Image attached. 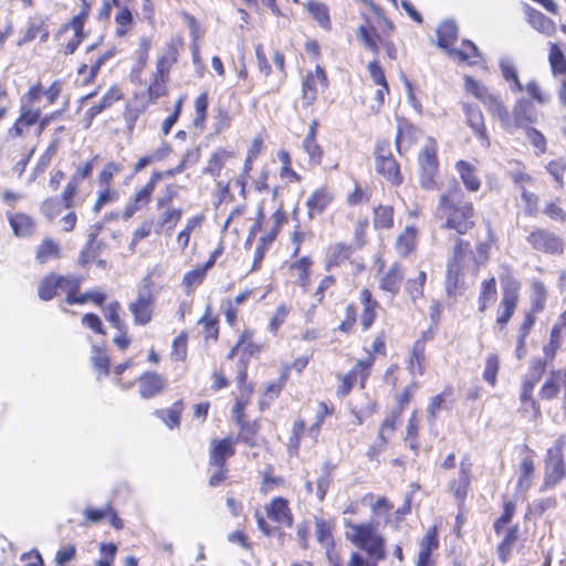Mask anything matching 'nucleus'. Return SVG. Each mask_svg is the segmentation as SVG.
Here are the masks:
<instances>
[{"mask_svg":"<svg viewBox=\"0 0 566 566\" xmlns=\"http://www.w3.org/2000/svg\"><path fill=\"white\" fill-rule=\"evenodd\" d=\"M346 539L365 552L353 551L346 566H379L387 557L386 539L374 522H345Z\"/></svg>","mask_w":566,"mask_h":566,"instance_id":"nucleus-1","label":"nucleus"},{"mask_svg":"<svg viewBox=\"0 0 566 566\" xmlns=\"http://www.w3.org/2000/svg\"><path fill=\"white\" fill-rule=\"evenodd\" d=\"M259 532L268 538H277L283 542L285 531L293 527L295 516L287 497L276 495L265 502L262 509L253 513Z\"/></svg>","mask_w":566,"mask_h":566,"instance_id":"nucleus-2","label":"nucleus"},{"mask_svg":"<svg viewBox=\"0 0 566 566\" xmlns=\"http://www.w3.org/2000/svg\"><path fill=\"white\" fill-rule=\"evenodd\" d=\"M434 217L441 227L467 233L474 226V208L472 202L464 200L458 186L450 188L439 197Z\"/></svg>","mask_w":566,"mask_h":566,"instance_id":"nucleus-3","label":"nucleus"},{"mask_svg":"<svg viewBox=\"0 0 566 566\" xmlns=\"http://www.w3.org/2000/svg\"><path fill=\"white\" fill-rule=\"evenodd\" d=\"M516 515V502L513 499L503 495L501 513L493 522V531L501 537L496 546V554L502 564H506L513 553L514 546L520 538V526L514 523Z\"/></svg>","mask_w":566,"mask_h":566,"instance_id":"nucleus-4","label":"nucleus"},{"mask_svg":"<svg viewBox=\"0 0 566 566\" xmlns=\"http://www.w3.org/2000/svg\"><path fill=\"white\" fill-rule=\"evenodd\" d=\"M565 441L560 437L546 452L544 459L543 481L539 492L556 488L566 478V463L564 459Z\"/></svg>","mask_w":566,"mask_h":566,"instance_id":"nucleus-5","label":"nucleus"},{"mask_svg":"<svg viewBox=\"0 0 566 566\" xmlns=\"http://www.w3.org/2000/svg\"><path fill=\"white\" fill-rule=\"evenodd\" d=\"M155 301L154 282L150 274H147L137 287L136 300L128 304L135 324L146 325L151 321Z\"/></svg>","mask_w":566,"mask_h":566,"instance_id":"nucleus-6","label":"nucleus"},{"mask_svg":"<svg viewBox=\"0 0 566 566\" xmlns=\"http://www.w3.org/2000/svg\"><path fill=\"white\" fill-rule=\"evenodd\" d=\"M335 528L336 523L334 518L314 516V531L317 543L325 549L328 562L333 566H340L343 564L340 554L336 551Z\"/></svg>","mask_w":566,"mask_h":566,"instance_id":"nucleus-7","label":"nucleus"},{"mask_svg":"<svg viewBox=\"0 0 566 566\" xmlns=\"http://www.w3.org/2000/svg\"><path fill=\"white\" fill-rule=\"evenodd\" d=\"M502 300L499 305L496 325L504 329L513 316L518 302V282L510 274L501 276Z\"/></svg>","mask_w":566,"mask_h":566,"instance_id":"nucleus-8","label":"nucleus"},{"mask_svg":"<svg viewBox=\"0 0 566 566\" xmlns=\"http://www.w3.org/2000/svg\"><path fill=\"white\" fill-rule=\"evenodd\" d=\"M420 184L422 188L432 190L437 187L438 158L436 142L428 137L419 155Z\"/></svg>","mask_w":566,"mask_h":566,"instance_id":"nucleus-9","label":"nucleus"},{"mask_svg":"<svg viewBox=\"0 0 566 566\" xmlns=\"http://www.w3.org/2000/svg\"><path fill=\"white\" fill-rule=\"evenodd\" d=\"M80 287V280L73 275L60 276L51 273L41 280L39 284V297L49 301L57 295L59 291L64 293H75Z\"/></svg>","mask_w":566,"mask_h":566,"instance_id":"nucleus-10","label":"nucleus"},{"mask_svg":"<svg viewBox=\"0 0 566 566\" xmlns=\"http://www.w3.org/2000/svg\"><path fill=\"white\" fill-rule=\"evenodd\" d=\"M80 1L82 2V8L78 14L74 15L69 23L63 24L57 33V35H61L69 30L73 32L72 38L63 45V52L66 55L73 54L85 39L84 24L88 18L90 3L87 0Z\"/></svg>","mask_w":566,"mask_h":566,"instance_id":"nucleus-11","label":"nucleus"},{"mask_svg":"<svg viewBox=\"0 0 566 566\" xmlns=\"http://www.w3.org/2000/svg\"><path fill=\"white\" fill-rule=\"evenodd\" d=\"M520 455L516 489L521 492H527L532 488L536 475V454L528 446L523 444L520 448Z\"/></svg>","mask_w":566,"mask_h":566,"instance_id":"nucleus-12","label":"nucleus"},{"mask_svg":"<svg viewBox=\"0 0 566 566\" xmlns=\"http://www.w3.org/2000/svg\"><path fill=\"white\" fill-rule=\"evenodd\" d=\"M375 358L368 353L366 357L358 359L355 367L342 377V385L339 386V394L346 396L352 390L355 382L359 381L360 387H364Z\"/></svg>","mask_w":566,"mask_h":566,"instance_id":"nucleus-13","label":"nucleus"},{"mask_svg":"<svg viewBox=\"0 0 566 566\" xmlns=\"http://www.w3.org/2000/svg\"><path fill=\"white\" fill-rule=\"evenodd\" d=\"M376 170L384 176L390 184L399 185L402 182V175L399 165L390 154L388 145H378L376 153Z\"/></svg>","mask_w":566,"mask_h":566,"instance_id":"nucleus-14","label":"nucleus"},{"mask_svg":"<svg viewBox=\"0 0 566 566\" xmlns=\"http://www.w3.org/2000/svg\"><path fill=\"white\" fill-rule=\"evenodd\" d=\"M471 465L461 461L458 478L448 482V490L452 493L458 506L463 509L471 491Z\"/></svg>","mask_w":566,"mask_h":566,"instance_id":"nucleus-15","label":"nucleus"},{"mask_svg":"<svg viewBox=\"0 0 566 566\" xmlns=\"http://www.w3.org/2000/svg\"><path fill=\"white\" fill-rule=\"evenodd\" d=\"M472 251L470 250V243L463 240H459L454 247L453 260L448 263L447 271V289L455 286L457 277L461 266H468L471 261Z\"/></svg>","mask_w":566,"mask_h":566,"instance_id":"nucleus-16","label":"nucleus"},{"mask_svg":"<svg viewBox=\"0 0 566 566\" xmlns=\"http://www.w3.org/2000/svg\"><path fill=\"white\" fill-rule=\"evenodd\" d=\"M235 443L237 440L231 437H226L220 440L213 439L209 451V465H227L228 459L235 454Z\"/></svg>","mask_w":566,"mask_h":566,"instance_id":"nucleus-17","label":"nucleus"},{"mask_svg":"<svg viewBox=\"0 0 566 566\" xmlns=\"http://www.w3.org/2000/svg\"><path fill=\"white\" fill-rule=\"evenodd\" d=\"M327 86L325 71L317 65L313 72H308L303 81V102L312 105L316 99L319 88Z\"/></svg>","mask_w":566,"mask_h":566,"instance_id":"nucleus-18","label":"nucleus"},{"mask_svg":"<svg viewBox=\"0 0 566 566\" xmlns=\"http://www.w3.org/2000/svg\"><path fill=\"white\" fill-rule=\"evenodd\" d=\"M164 178L163 172H154L148 182L139 189L126 207L125 216L132 217L136 211L146 207L150 201L156 184Z\"/></svg>","mask_w":566,"mask_h":566,"instance_id":"nucleus-19","label":"nucleus"},{"mask_svg":"<svg viewBox=\"0 0 566 566\" xmlns=\"http://www.w3.org/2000/svg\"><path fill=\"white\" fill-rule=\"evenodd\" d=\"M527 241L538 251L548 253H558L563 251V242L560 238L546 230L533 231L528 235Z\"/></svg>","mask_w":566,"mask_h":566,"instance_id":"nucleus-20","label":"nucleus"},{"mask_svg":"<svg viewBox=\"0 0 566 566\" xmlns=\"http://www.w3.org/2000/svg\"><path fill=\"white\" fill-rule=\"evenodd\" d=\"M180 46V39H170L164 46L163 55L158 59L156 65V72L161 78L168 75L170 69L177 62Z\"/></svg>","mask_w":566,"mask_h":566,"instance_id":"nucleus-21","label":"nucleus"},{"mask_svg":"<svg viewBox=\"0 0 566 566\" xmlns=\"http://www.w3.org/2000/svg\"><path fill=\"white\" fill-rule=\"evenodd\" d=\"M333 199L334 195L327 188H321L312 192L306 199L308 218L314 219L316 216L323 213Z\"/></svg>","mask_w":566,"mask_h":566,"instance_id":"nucleus-22","label":"nucleus"},{"mask_svg":"<svg viewBox=\"0 0 566 566\" xmlns=\"http://www.w3.org/2000/svg\"><path fill=\"white\" fill-rule=\"evenodd\" d=\"M545 371V364L542 360H536L532 364L528 369L527 375L523 381L521 400L522 401H531L532 406L535 408V402L531 399L532 392L536 384L541 380L542 376Z\"/></svg>","mask_w":566,"mask_h":566,"instance_id":"nucleus-23","label":"nucleus"},{"mask_svg":"<svg viewBox=\"0 0 566 566\" xmlns=\"http://www.w3.org/2000/svg\"><path fill=\"white\" fill-rule=\"evenodd\" d=\"M463 112L467 116V123L475 133V135L483 142L484 146H489L490 142L486 135L484 126V117L482 112L478 107H473L469 104L463 105Z\"/></svg>","mask_w":566,"mask_h":566,"instance_id":"nucleus-24","label":"nucleus"},{"mask_svg":"<svg viewBox=\"0 0 566 566\" xmlns=\"http://www.w3.org/2000/svg\"><path fill=\"white\" fill-rule=\"evenodd\" d=\"M9 223L17 237H30L35 232L36 224L32 217L23 212L9 213Z\"/></svg>","mask_w":566,"mask_h":566,"instance_id":"nucleus-25","label":"nucleus"},{"mask_svg":"<svg viewBox=\"0 0 566 566\" xmlns=\"http://www.w3.org/2000/svg\"><path fill=\"white\" fill-rule=\"evenodd\" d=\"M557 506V497L549 495L547 497L534 500L526 506L524 513L525 521H534L542 517L547 511L554 510Z\"/></svg>","mask_w":566,"mask_h":566,"instance_id":"nucleus-26","label":"nucleus"},{"mask_svg":"<svg viewBox=\"0 0 566 566\" xmlns=\"http://www.w3.org/2000/svg\"><path fill=\"white\" fill-rule=\"evenodd\" d=\"M43 95V87L40 83L32 85L20 98V111H30L36 116H41L39 103Z\"/></svg>","mask_w":566,"mask_h":566,"instance_id":"nucleus-27","label":"nucleus"},{"mask_svg":"<svg viewBox=\"0 0 566 566\" xmlns=\"http://www.w3.org/2000/svg\"><path fill=\"white\" fill-rule=\"evenodd\" d=\"M455 169L469 191H478L481 187V180L476 176L475 167L464 160H459L455 164Z\"/></svg>","mask_w":566,"mask_h":566,"instance_id":"nucleus-28","label":"nucleus"},{"mask_svg":"<svg viewBox=\"0 0 566 566\" xmlns=\"http://www.w3.org/2000/svg\"><path fill=\"white\" fill-rule=\"evenodd\" d=\"M40 117L32 114L30 111H20V115L12 125L8 129V137L11 139L22 137L27 133L28 128L38 124Z\"/></svg>","mask_w":566,"mask_h":566,"instance_id":"nucleus-29","label":"nucleus"},{"mask_svg":"<svg viewBox=\"0 0 566 566\" xmlns=\"http://www.w3.org/2000/svg\"><path fill=\"white\" fill-rule=\"evenodd\" d=\"M164 387V379L154 373H147L139 378V392L143 398H151Z\"/></svg>","mask_w":566,"mask_h":566,"instance_id":"nucleus-30","label":"nucleus"},{"mask_svg":"<svg viewBox=\"0 0 566 566\" xmlns=\"http://www.w3.org/2000/svg\"><path fill=\"white\" fill-rule=\"evenodd\" d=\"M458 28L452 21L442 22L437 29L438 46L447 53L453 49L452 45L457 40Z\"/></svg>","mask_w":566,"mask_h":566,"instance_id":"nucleus-31","label":"nucleus"},{"mask_svg":"<svg viewBox=\"0 0 566 566\" xmlns=\"http://www.w3.org/2000/svg\"><path fill=\"white\" fill-rule=\"evenodd\" d=\"M448 55L459 62L467 64H475L476 59L480 57L479 50L471 41H463L460 49H451Z\"/></svg>","mask_w":566,"mask_h":566,"instance_id":"nucleus-32","label":"nucleus"},{"mask_svg":"<svg viewBox=\"0 0 566 566\" xmlns=\"http://www.w3.org/2000/svg\"><path fill=\"white\" fill-rule=\"evenodd\" d=\"M500 67L503 77L509 82L510 90L514 93L523 92L524 86L522 85L517 70L510 57H503L500 60Z\"/></svg>","mask_w":566,"mask_h":566,"instance_id":"nucleus-33","label":"nucleus"},{"mask_svg":"<svg viewBox=\"0 0 566 566\" xmlns=\"http://www.w3.org/2000/svg\"><path fill=\"white\" fill-rule=\"evenodd\" d=\"M548 61L554 76L566 77V56L557 43H549Z\"/></svg>","mask_w":566,"mask_h":566,"instance_id":"nucleus-34","label":"nucleus"},{"mask_svg":"<svg viewBox=\"0 0 566 566\" xmlns=\"http://www.w3.org/2000/svg\"><path fill=\"white\" fill-rule=\"evenodd\" d=\"M304 8L311 13L316 22L325 30H331V15L327 6L318 1H307Z\"/></svg>","mask_w":566,"mask_h":566,"instance_id":"nucleus-35","label":"nucleus"},{"mask_svg":"<svg viewBox=\"0 0 566 566\" xmlns=\"http://www.w3.org/2000/svg\"><path fill=\"white\" fill-rule=\"evenodd\" d=\"M417 229L412 226H407L396 240L397 253L401 256L408 255L416 245Z\"/></svg>","mask_w":566,"mask_h":566,"instance_id":"nucleus-36","label":"nucleus"},{"mask_svg":"<svg viewBox=\"0 0 566 566\" xmlns=\"http://www.w3.org/2000/svg\"><path fill=\"white\" fill-rule=\"evenodd\" d=\"M424 345L423 340L415 342L408 359V370L412 375H422L424 371Z\"/></svg>","mask_w":566,"mask_h":566,"instance_id":"nucleus-37","label":"nucleus"},{"mask_svg":"<svg viewBox=\"0 0 566 566\" xmlns=\"http://www.w3.org/2000/svg\"><path fill=\"white\" fill-rule=\"evenodd\" d=\"M394 226V209L391 206L379 205L374 209V228L388 230Z\"/></svg>","mask_w":566,"mask_h":566,"instance_id":"nucleus-38","label":"nucleus"},{"mask_svg":"<svg viewBox=\"0 0 566 566\" xmlns=\"http://www.w3.org/2000/svg\"><path fill=\"white\" fill-rule=\"evenodd\" d=\"M120 98V93L117 88L115 87H112L109 88L103 96V98L101 99V102H98L97 104L93 105L92 107H90L86 113H85V116L92 120L95 116H97L99 113H102L104 109L108 108L109 106H112V104L115 102V101H118Z\"/></svg>","mask_w":566,"mask_h":566,"instance_id":"nucleus-39","label":"nucleus"},{"mask_svg":"<svg viewBox=\"0 0 566 566\" xmlns=\"http://www.w3.org/2000/svg\"><path fill=\"white\" fill-rule=\"evenodd\" d=\"M402 280V273L397 264H394L390 270L381 276L380 287L390 294H396L399 291Z\"/></svg>","mask_w":566,"mask_h":566,"instance_id":"nucleus-40","label":"nucleus"},{"mask_svg":"<svg viewBox=\"0 0 566 566\" xmlns=\"http://www.w3.org/2000/svg\"><path fill=\"white\" fill-rule=\"evenodd\" d=\"M439 531L437 525L430 526L419 543V553L432 555L439 548Z\"/></svg>","mask_w":566,"mask_h":566,"instance_id":"nucleus-41","label":"nucleus"},{"mask_svg":"<svg viewBox=\"0 0 566 566\" xmlns=\"http://www.w3.org/2000/svg\"><path fill=\"white\" fill-rule=\"evenodd\" d=\"M497 291L494 277L484 280L481 284V292L479 296V310L484 312L486 307L495 301Z\"/></svg>","mask_w":566,"mask_h":566,"instance_id":"nucleus-42","label":"nucleus"},{"mask_svg":"<svg viewBox=\"0 0 566 566\" xmlns=\"http://www.w3.org/2000/svg\"><path fill=\"white\" fill-rule=\"evenodd\" d=\"M285 485V479L282 475H274L273 469L269 468L262 473V481L260 483V493L268 495L275 489L283 488Z\"/></svg>","mask_w":566,"mask_h":566,"instance_id":"nucleus-43","label":"nucleus"},{"mask_svg":"<svg viewBox=\"0 0 566 566\" xmlns=\"http://www.w3.org/2000/svg\"><path fill=\"white\" fill-rule=\"evenodd\" d=\"M232 156H233V154L229 150H226L222 148L216 150L209 158L208 165H207L205 171L212 176H219L226 161L228 159H230Z\"/></svg>","mask_w":566,"mask_h":566,"instance_id":"nucleus-44","label":"nucleus"},{"mask_svg":"<svg viewBox=\"0 0 566 566\" xmlns=\"http://www.w3.org/2000/svg\"><path fill=\"white\" fill-rule=\"evenodd\" d=\"M350 255V247L344 243H337L329 248L327 259H326V269H331L332 266H337Z\"/></svg>","mask_w":566,"mask_h":566,"instance_id":"nucleus-45","label":"nucleus"},{"mask_svg":"<svg viewBox=\"0 0 566 566\" xmlns=\"http://www.w3.org/2000/svg\"><path fill=\"white\" fill-rule=\"evenodd\" d=\"M60 256V247L52 239H44L42 243L39 245L36 251V260L40 263H46L52 259H56Z\"/></svg>","mask_w":566,"mask_h":566,"instance_id":"nucleus-46","label":"nucleus"},{"mask_svg":"<svg viewBox=\"0 0 566 566\" xmlns=\"http://www.w3.org/2000/svg\"><path fill=\"white\" fill-rule=\"evenodd\" d=\"M202 221V216H195L187 220L185 228L177 235V244L181 250L188 247L191 233L201 226Z\"/></svg>","mask_w":566,"mask_h":566,"instance_id":"nucleus-47","label":"nucleus"},{"mask_svg":"<svg viewBox=\"0 0 566 566\" xmlns=\"http://www.w3.org/2000/svg\"><path fill=\"white\" fill-rule=\"evenodd\" d=\"M484 106L486 107L488 112L492 116L497 117L505 127L509 128L511 126L509 122V113L497 96L492 95L484 103Z\"/></svg>","mask_w":566,"mask_h":566,"instance_id":"nucleus-48","label":"nucleus"},{"mask_svg":"<svg viewBox=\"0 0 566 566\" xmlns=\"http://www.w3.org/2000/svg\"><path fill=\"white\" fill-rule=\"evenodd\" d=\"M181 216L182 209L167 208L158 218L156 232L159 233L164 227H168L171 230L180 221Z\"/></svg>","mask_w":566,"mask_h":566,"instance_id":"nucleus-49","label":"nucleus"},{"mask_svg":"<svg viewBox=\"0 0 566 566\" xmlns=\"http://www.w3.org/2000/svg\"><path fill=\"white\" fill-rule=\"evenodd\" d=\"M532 310L530 312L536 314L544 310L547 297V291L544 284L537 280H534L532 282Z\"/></svg>","mask_w":566,"mask_h":566,"instance_id":"nucleus-50","label":"nucleus"},{"mask_svg":"<svg viewBox=\"0 0 566 566\" xmlns=\"http://www.w3.org/2000/svg\"><path fill=\"white\" fill-rule=\"evenodd\" d=\"M513 115L515 119V126L522 125L524 122L533 120V107L528 99L520 98L513 108Z\"/></svg>","mask_w":566,"mask_h":566,"instance_id":"nucleus-51","label":"nucleus"},{"mask_svg":"<svg viewBox=\"0 0 566 566\" xmlns=\"http://www.w3.org/2000/svg\"><path fill=\"white\" fill-rule=\"evenodd\" d=\"M358 39L364 42L366 49L370 50L374 54H378L379 48L377 44L378 34L376 30L369 25H360L357 31Z\"/></svg>","mask_w":566,"mask_h":566,"instance_id":"nucleus-52","label":"nucleus"},{"mask_svg":"<svg viewBox=\"0 0 566 566\" xmlns=\"http://www.w3.org/2000/svg\"><path fill=\"white\" fill-rule=\"evenodd\" d=\"M528 20L534 29L544 34H552L555 31L554 22L539 11H532Z\"/></svg>","mask_w":566,"mask_h":566,"instance_id":"nucleus-53","label":"nucleus"},{"mask_svg":"<svg viewBox=\"0 0 566 566\" xmlns=\"http://www.w3.org/2000/svg\"><path fill=\"white\" fill-rule=\"evenodd\" d=\"M450 394L444 390L443 392L436 395L428 406V418L427 420L432 422L437 420L438 412L448 408V396Z\"/></svg>","mask_w":566,"mask_h":566,"instance_id":"nucleus-54","label":"nucleus"},{"mask_svg":"<svg viewBox=\"0 0 566 566\" xmlns=\"http://www.w3.org/2000/svg\"><path fill=\"white\" fill-rule=\"evenodd\" d=\"M184 410L181 401H176L171 407L156 411L158 418L165 423L178 424Z\"/></svg>","mask_w":566,"mask_h":566,"instance_id":"nucleus-55","label":"nucleus"},{"mask_svg":"<svg viewBox=\"0 0 566 566\" xmlns=\"http://www.w3.org/2000/svg\"><path fill=\"white\" fill-rule=\"evenodd\" d=\"M527 94L538 104L545 105L549 103L552 96L548 92L542 90L537 81L532 80L525 86L524 90Z\"/></svg>","mask_w":566,"mask_h":566,"instance_id":"nucleus-56","label":"nucleus"},{"mask_svg":"<svg viewBox=\"0 0 566 566\" xmlns=\"http://www.w3.org/2000/svg\"><path fill=\"white\" fill-rule=\"evenodd\" d=\"M500 368V358L495 354H490L485 359V367L483 373V378L491 386H494L496 382V375Z\"/></svg>","mask_w":566,"mask_h":566,"instance_id":"nucleus-57","label":"nucleus"},{"mask_svg":"<svg viewBox=\"0 0 566 566\" xmlns=\"http://www.w3.org/2000/svg\"><path fill=\"white\" fill-rule=\"evenodd\" d=\"M99 552L102 556L95 562V566H113L117 553V545L114 543H102Z\"/></svg>","mask_w":566,"mask_h":566,"instance_id":"nucleus-58","label":"nucleus"},{"mask_svg":"<svg viewBox=\"0 0 566 566\" xmlns=\"http://www.w3.org/2000/svg\"><path fill=\"white\" fill-rule=\"evenodd\" d=\"M526 138L535 148L536 156H541L546 153V138L541 132L535 128H528L526 130Z\"/></svg>","mask_w":566,"mask_h":566,"instance_id":"nucleus-59","label":"nucleus"},{"mask_svg":"<svg viewBox=\"0 0 566 566\" xmlns=\"http://www.w3.org/2000/svg\"><path fill=\"white\" fill-rule=\"evenodd\" d=\"M238 346H241V350L244 355L253 356L255 354H259L262 349V346L254 343L252 340V332L251 331H244L242 335L240 336V339L238 342Z\"/></svg>","mask_w":566,"mask_h":566,"instance_id":"nucleus-60","label":"nucleus"},{"mask_svg":"<svg viewBox=\"0 0 566 566\" xmlns=\"http://www.w3.org/2000/svg\"><path fill=\"white\" fill-rule=\"evenodd\" d=\"M546 171L555 179V181L558 185H563L564 182V175L566 171V161L564 158H557L551 160L546 165Z\"/></svg>","mask_w":566,"mask_h":566,"instance_id":"nucleus-61","label":"nucleus"},{"mask_svg":"<svg viewBox=\"0 0 566 566\" xmlns=\"http://www.w3.org/2000/svg\"><path fill=\"white\" fill-rule=\"evenodd\" d=\"M465 88L483 104L493 95L488 91L485 86L481 85L470 76L465 77Z\"/></svg>","mask_w":566,"mask_h":566,"instance_id":"nucleus-62","label":"nucleus"},{"mask_svg":"<svg viewBox=\"0 0 566 566\" xmlns=\"http://www.w3.org/2000/svg\"><path fill=\"white\" fill-rule=\"evenodd\" d=\"M465 88L483 104L493 95L488 91L485 86L481 85L470 76L465 77Z\"/></svg>","mask_w":566,"mask_h":566,"instance_id":"nucleus-63","label":"nucleus"},{"mask_svg":"<svg viewBox=\"0 0 566 566\" xmlns=\"http://www.w3.org/2000/svg\"><path fill=\"white\" fill-rule=\"evenodd\" d=\"M116 33L122 36L125 35L133 22V14L127 8H120L115 17Z\"/></svg>","mask_w":566,"mask_h":566,"instance_id":"nucleus-64","label":"nucleus"}]
</instances>
